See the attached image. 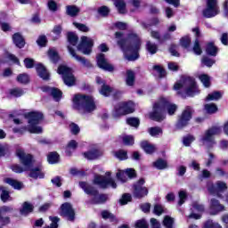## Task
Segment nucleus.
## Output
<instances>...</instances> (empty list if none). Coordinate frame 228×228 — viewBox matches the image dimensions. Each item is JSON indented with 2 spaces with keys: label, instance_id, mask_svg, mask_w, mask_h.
I'll use <instances>...</instances> for the list:
<instances>
[{
  "label": "nucleus",
  "instance_id": "nucleus-1",
  "mask_svg": "<svg viewBox=\"0 0 228 228\" xmlns=\"http://www.w3.org/2000/svg\"><path fill=\"white\" fill-rule=\"evenodd\" d=\"M115 37L118 39V45H119L128 61L138 60V53L140 47H142L140 37L134 33H131L126 39H124V34L122 32H116Z\"/></svg>",
  "mask_w": 228,
  "mask_h": 228
},
{
  "label": "nucleus",
  "instance_id": "nucleus-2",
  "mask_svg": "<svg viewBox=\"0 0 228 228\" xmlns=\"http://www.w3.org/2000/svg\"><path fill=\"white\" fill-rule=\"evenodd\" d=\"M177 110V105L171 103L167 98H160L159 101L153 105V112L151 114V118L157 122L165 120L166 111L168 115H174Z\"/></svg>",
  "mask_w": 228,
  "mask_h": 228
},
{
  "label": "nucleus",
  "instance_id": "nucleus-3",
  "mask_svg": "<svg viewBox=\"0 0 228 228\" xmlns=\"http://www.w3.org/2000/svg\"><path fill=\"white\" fill-rule=\"evenodd\" d=\"M174 89L183 90L187 97H194V95L200 94L195 78L191 77H182L180 81L175 84Z\"/></svg>",
  "mask_w": 228,
  "mask_h": 228
},
{
  "label": "nucleus",
  "instance_id": "nucleus-4",
  "mask_svg": "<svg viewBox=\"0 0 228 228\" xmlns=\"http://www.w3.org/2000/svg\"><path fill=\"white\" fill-rule=\"evenodd\" d=\"M73 108L79 113H92L95 110V102L92 96L76 94L73 97Z\"/></svg>",
  "mask_w": 228,
  "mask_h": 228
},
{
  "label": "nucleus",
  "instance_id": "nucleus-5",
  "mask_svg": "<svg viewBox=\"0 0 228 228\" xmlns=\"http://www.w3.org/2000/svg\"><path fill=\"white\" fill-rule=\"evenodd\" d=\"M24 117L27 118L28 125L27 126L28 132L35 134H40L43 129L38 126L44 119V114L40 111H31L26 113Z\"/></svg>",
  "mask_w": 228,
  "mask_h": 228
},
{
  "label": "nucleus",
  "instance_id": "nucleus-6",
  "mask_svg": "<svg viewBox=\"0 0 228 228\" xmlns=\"http://www.w3.org/2000/svg\"><path fill=\"white\" fill-rule=\"evenodd\" d=\"M79 186L80 188H82V190H84L85 193H86L87 195H92L93 204H102L106 202V200H108V195L99 194V192L95 189L88 185V183L85 182H80Z\"/></svg>",
  "mask_w": 228,
  "mask_h": 228
},
{
  "label": "nucleus",
  "instance_id": "nucleus-7",
  "mask_svg": "<svg viewBox=\"0 0 228 228\" xmlns=\"http://www.w3.org/2000/svg\"><path fill=\"white\" fill-rule=\"evenodd\" d=\"M57 72L62 76L64 84L67 86H74V85H76V77H74V74L72 73V69L65 65H61L59 66Z\"/></svg>",
  "mask_w": 228,
  "mask_h": 228
},
{
  "label": "nucleus",
  "instance_id": "nucleus-8",
  "mask_svg": "<svg viewBox=\"0 0 228 228\" xmlns=\"http://www.w3.org/2000/svg\"><path fill=\"white\" fill-rule=\"evenodd\" d=\"M220 133H222V128L218 126H214L208 129L201 137V143H203V145H208V147H212L215 145L214 136H216V134H220Z\"/></svg>",
  "mask_w": 228,
  "mask_h": 228
},
{
  "label": "nucleus",
  "instance_id": "nucleus-9",
  "mask_svg": "<svg viewBox=\"0 0 228 228\" xmlns=\"http://www.w3.org/2000/svg\"><path fill=\"white\" fill-rule=\"evenodd\" d=\"M143 184H145V179L141 178L133 185V195L135 199H143L149 195V189Z\"/></svg>",
  "mask_w": 228,
  "mask_h": 228
},
{
  "label": "nucleus",
  "instance_id": "nucleus-10",
  "mask_svg": "<svg viewBox=\"0 0 228 228\" xmlns=\"http://www.w3.org/2000/svg\"><path fill=\"white\" fill-rule=\"evenodd\" d=\"M134 111V103L133 102H122L115 106V115L118 117L120 115H128Z\"/></svg>",
  "mask_w": 228,
  "mask_h": 228
},
{
  "label": "nucleus",
  "instance_id": "nucleus-11",
  "mask_svg": "<svg viewBox=\"0 0 228 228\" xmlns=\"http://www.w3.org/2000/svg\"><path fill=\"white\" fill-rule=\"evenodd\" d=\"M220 13V7H218V0H207V8L203 10L204 17L211 19Z\"/></svg>",
  "mask_w": 228,
  "mask_h": 228
},
{
  "label": "nucleus",
  "instance_id": "nucleus-12",
  "mask_svg": "<svg viewBox=\"0 0 228 228\" xmlns=\"http://www.w3.org/2000/svg\"><path fill=\"white\" fill-rule=\"evenodd\" d=\"M94 184H97L100 188H117V183L111 178V175L106 176L96 175L94 180Z\"/></svg>",
  "mask_w": 228,
  "mask_h": 228
},
{
  "label": "nucleus",
  "instance_id": "nucleus-13",
  "mask_svg": "<svg viewBox=\"0 0 228 228\" xmlns=\"http://www.w3.org/2000/svg\"><path fill=\"white\" fill-rule=\"evenodd\" d=\"M94 47V39L88 37H82L81 42L77 45V50L83 54H90L92 53V48Z\"/></svg>",
  "mask_w": 228,
  "mask_h": 228
},
{
  "label": "nucleus",
  "instance_id": "nucleus-14",
  "mask_svg": "<svg viewBox=\"0 0 228 228\" xmlns=\"http://www.w3.org/2000/svg\"><path fill=\"white\" fill-rule=\"evenodd\" d=\"M16 155L20 158V162L26 168H31L33 165H35V159H33V156L31 154H26L24 150L18 149L16 151Z\"/></svg>",
  "mask_w": 228,
  "mask_h": 228
},
{
  "label": "nucleus",
  "instance_id": "nucleus-15",
  "mask_svg": "<svg viewBox=\"0 0 228 228\" xmlns=\"http://www.w3.org/2000/svg\"><path fill=\"white\" fill-rule=\"evenodd\" d=\"M225 190H227V183L224 182H217L216 185H213V183L208 184V191L211 195L222 197L220 193H222V191H225Z\"/></svg>",
  "mask_w": 228,
  "mask_h": 228
},
{
  "label": "nucleus",
  "instance_id": "nucleus-16",
  "mask_svg": "<svg viewBox=\"0 0 228 228\" xmlns=\"http://www.w3.org/2000/svg\"><path fill=\"white\" fill-rule=\"evenodd\" d=\"M191 120V108L187 107L176 123L177 129H183Z\"/></svg>",
  "mask_w": 228,
  "mask_h": 228
},
{
  "label": "nucleus",
  "instance_id": "nucleus-17",
  "mask_svg": "<svg viewBox=\"0 0 228 228\" xmlns=\"http://www.w3.org/2000/svg\"><path fill=\"white\" fill-rule=\"evenodd\" d=\"M96 60L97 65L100 69H102V70H108V72H113V65L108 62V60L106 59L103 53H99L96 57Z\"/></svg>",
  "mask_w": 228,
  "mask_h": 228
},
{
  "label": "nucleus",
  "instance_id": "nucleus-18",
  "mask_svg": "<svg viewBox=\"0 0 228 228\" xmlns=\"http://www.w3.org/2000/svg\"><path fill=\"white\" fill-rule=\"evenodd\" d=\"M61 214L65 216L68 220H74V208L70 203H64L61 207Z\"/></svg>",
  "mask_w": 228,
  "mask_h": 228
},
{
  "label": "nucleus",
  "instance_id": "nucleus-19",
  "mask_svg": "<svg viewBox=\"0 0 228 228\" xmlns=\"http://www.w3.org/2000/svg\"><path fill=\"white\" fill-rule=\"evenodd\" d=\"M210 215H218V213H221V211H225V207L222 204H220V201H218L216 199L210 200Z\"/></svg>",
  "mask_w": 228,
  "mask_h": 228
},
{
  "label": "nucleus",
  "instance_id": "nucleus-20",
  "mask_svg": "<svg viewBox=\"0 0 228 228\" xmlns=\"http://www.w3.org/2000/svg\"><path fill=\"white\" fill-rule=\"evenodd\" d=\"M96 83L98 85H102V86L100 90V94L102 95H103L104 97H110V95H111L113 89L111 87H110V86H106L104 84V80H102V78H101V77H96Z\"/></svg>",
  "mask_w": 228,
  "mask_h": 228
},
{
  "label": "nucleus",
  "instance_id": "nucleus-21",
  "mask_svg": "<svg viewBox=\"0 0 228 228\" xmlns=\"http://www.w3.org/2000/svg\"><path fill=\"white\" fill-rule=\"evenodd\" d=\"M192 33H195L196 35V40L192 51L194 54L199 56L202 54V48H200V43L199 42V37H200V30L199 29V27L192 28Z\"/></svg>",
  "mask_w": 228,
  "mask_h": 228
},
{
  "label": "nucleus",
  "instance_id": "nucleus-22",
  "mask_svg": "<svg viewBox=\"0 0 228 228\" xmlns=\"http://www.w3.org/2000/svg\"><path fill=\"white\" fill-rule=\"evenodd\" d=\"M203 211L204 206L195 202L192 205V213L188 216V218H194L195 220H199V218H200V213H203Z\"/></svg>",
  "mask_w": 228,
  "mask_h": 228
},
{
  "label": "nucleus",
  "instance_id": "nucleus-23",
  "mask_svg": "<svg viewBox=\"0 0 228 228\" xmlns=\"http://www.w3.org/2000/svg\"><path fill=\"white\" fill-rule=\"evenodd\" d=\"M13 211V208L12 207H1L0 208V224L2 225H6V224H10V218L4 217L6 213H12Z\"/></svg>",
  "mask_w": 228,
  "mask_h": 228
},
{
  "label": "nucleus",
  "instance_id": "nucleus-24",
  "mask_svg": "<svg viewBox=\"0 0 228 228\" xmlns=\"http://www.w3.org/2000/svg\"><path fill=\"white\" fill-rule=\"evenodd\" d=\"M12 42L14 45H16V47L19 49H22L24 45H26V40H24V37L19 32L12 35Z\"/></svg>",
  "mask_w": 228,
  "mask_h": 228
},
{
  "label": "nucleus",
  "instance_id": "nucleus-25",
  "mask_svg": "<svg viewBox=\"0 0 228 228\" xmlns=\"http://www.w3.org/2000/svg\"><path fill=\"white\" fill-rule=\"evenodd\" d=\"M68 50L72 58H75L77 61H79V63H82V65H84L85 67H90V62H88V61H86V59H85L84 57L76 54V51L72 49V46L68 45Z\"/></svg>",
  "mask_w": 228,
  "mask_h": 228
},
{
  "label": "nucleus",
  "instance_id": "nucleus-26",
  "mask_svg": "<svg viewBox=\"0 0 228 228\" xmlns=\"http://www.w3.org/2000/svg\"><path fill=\"white\" fill-rule=\"evenodd\" d=\"M36 70L41 77V79H44L45 81H47L49 79V71H47V69L42 63H38L36 65Z\"/></svg>",
  "mask_w": 228,
  "mask_h": 228
},
{
  "label": "nucleus",
  "instance_id": "nucleus-27",
  "mask_svg": "<svg viewBox=\"0 0 228 228\" xmlns=\"http://www.w3.org/2000/svg\"><path fill=\"white\" fill-rule=\"evenodd\" d=\"M118 179L121 181V183H126L128 179H134L136 177L135 172H119L117 174Z\"/></svg>",
  "mask_w": 228,
  "mask_h": 228
},
{
  "label": "nucleus",
  "instance_id": "nucleus-28",
  "mask_svg": "<svg viewBox=\"0 0 228 228\" xmlns=\"http://www.w3.org/2000/svg\"><path fill=\"white\" fill-rule=\"evenodd\" d=\"M44 92L50 94L57 102L61 99V91L54 87H44Z\"/></svg>",
  "mask_w": 228,
  "mask_h": 228
},
{
  "label": "nucleus",
  "instance_id": "nucleus-29",
  "mask_svg": "<svg viewBox=\"0 0 228 228\" xmlns=\"http://www.w3.org/2000/svg\"><path fill=\"white\" fill-rule=\"evenodd\" d=\"M33 208L34 207L31 203L25 201L20 209V213L23 216H27V215H29V213H33Z\"/></svg>",
  "mask_w": 228,
  "mask_h": 228
},
{
  "label": "nucleus",
  "instance_id": "nucleus-30",
  "mask_svg": "<svg viewBox=\"0 0 228 228\" xmlns=\"http://www.w3.org/2000/svg\"><path fill=\"white\" fill-rule=\"evenodd\" d=\"M4 181V183H6V184H9L12 188H14V190H22V188H24V184H22V183H20L15 179L5 178Z\"/></svg>",
  "mask_w": 228,
  "mask_h": 228
},
{
  "label": "nucleus",
  "instance_id": "nucleus-31",
  "mask_svg": "<svg viewBox=\"0 0 228 228\" xmlns=\"http://www.w3.org/2000/svg\"><path fill=\"white\" fill-rule=\"evenodd\" d=\"M100 156H102V151L99 150H93L84 153L86 159H97Z\"/></svg>",
  "mask_w": 228,
  "mask_h": 228
},
{
  "label": "nucleus",
  "instance_id": "nucleus-32",
  "mask_svg": "<svg viewBox=\"0 0 228 228\" xmlns=\"http://www.w3.org/2000/svg\"><path fill=\"white\" fill-rule=\"evenodd\" d=\"M141 147L143 149V151L146 152V154H152L156 151V146L153 144H151L147 141H143L141 142Z\"/></svg>",
  "mask_w": 228,
  "mask_h": 228
},
{
  "label": "nucleus",
  "instance_id": "nucleus-33",
  "mask_svg": "<svg viewBox=\"0 0 228 228\" xmlns=\"http://www.w3.org/2000/svg\"><path fill=\"white\" fill-rule=\"evenodd\" d=\"M77 148V142L74 140H71L68 145L66 146V156H72V152H74V151H76V149Z\"/></svg>",
  "mask_w": 228,
  "mask_h": 228
},
{
  "label": "nucleus",
  "instance_id": "nucleus-34",
  "mask_svg": "<svg viewBox=\"0 0 228 228\" xmlns=\"http://www.w3.org/2000/svg\"><path fill=\"white\" fill-rule=\"evenodd\" d=\"M61 29H62L61 26L60 25H57L53 28V29L52 30V33L50 34L52 40H59V38H61Z\"/></svg>",
  "mask_w": 228,
  "mask_h": 228
},
{
  "label": "nucleus",
  "instance_id": "nucleus-35",
  "mask_svg": "<svg viewBox=\"0 0 228 228\" xmlns=\"http://www.w3.org/2000/svg\"><path fill=\"white\" fill-rule=\"evenodd\" d=\"M47 161H48V163H50V165H54L56 163H59L60 162V155L56 151L50 152L47 156Z\"/></svg>",
  "mask_w": 228,
  "mask_h": 228
},
{
  "label": "nucleus",
  "instance_id": "nucleus-36",
  "mask_svg": "<svg viewBox=\"0 0 228 228\" xmlns=\"http://www.w3.org/2000/svg\"><path fill=\"white\" fill-rule=\"evenodd\" d=\"M206 53L209 56H216V53H218V48H216V46H215V44L208 43L207 45Z\"/></svg>",
  "mask_w": 228,
  "mask_h": 228
},
{
  "label": "nucleus",
  "instance_id": "nucleus-37",
  "mask_svg": "<svg viewBox=\"0 0 228 228\" xmlns=\"http://www.w3.org/2000/svg\"><path fill=\"white\" fill-rule=\"evenodd\" d=\"M126 83L127 86H133L134 85V71L131 69L126 70Z\"/></svg>",
  "mask_w": 228,
  "mask_h": 228
},
{
  "label": "nucleus",
  "instance_id": "nucleus-38",
  "mask_svg": "<svg viewBox=\"0 0 228 228\" xmlns=\"http://www.w3.org/2000/svg\"><path fill=\"white\" fill-rule=\"evenodd\" d=\"M153 166L155 167V168H157L158 170H165V168H167L168 167V163L167 162V160L162 159H159L158 160H156L153 163Z\"/></svg>",
  "mask_w": 228,
  "mask_h": 228
},
{
  "label": "nucleus",
  "instance_id": "nucleus-39",
  "mask_svg": "<svg viewBox=\"0 0 228 228\" xmlns=\"http://www.w3.org/2000/svg\"><path fill=\"white\" fill-rule=\"evenodd\" d=\"M199 79L201 81L205 88H209L211 86V77L206 74H201L199 76Z\"/></svg>",
  "mask_w": 228,
  "mask_h": 228
},
{
  "label": "nucleus",
  "instance_id": "nucleus-40",
  "mask_svg": "<svg viewBox=\"0 0 228 228\" xmlns=\"http://www.w3.org/2000/svg\"><path fill=\"white\" fill-rule=\"evenodd\" d=\"M119 13H126V2L124 0H113Z\"/></svg>",
  "mask_w": 228,
  "mask_h": 228
},
{
  "label": "nucleus",
  "instance_id": "nucleus-41",
  "mask_svg": "<svg viewBox=\"0 0 228 228\" xmlns=\"http://www.w3.org/2000/svg\"><path fill=\"white\" fill-rule=\"evenodd\" d=\"M48 56L53 61V63H58V60H60V56L58 55V52L54 48H51L48 51Z\"/></svg>",
  "mask_w": 228,
  "mask_h": 228
},
{
  "label": "nucleus",
  "instance_id": "nucleus-42",
  "mask_svg": "<svg viewBox=\"0 0 228 228\" xmlns=\"http://www.w3.org/2000/svg\"><path fill=\"white\" fill-rule=\"evenodd\" d=\"M114 156L115 158H117V159H119V161H126V159H127V151H124V150H118L117 151L114 152Z\"/></svg>",
  "mask_w": 228,
  "mask_h": 228
},
{
  "label": "nucleus",
  "instance_id": "nucleus-43",
  "mask_svg": "<svg viewBox=\"0 0 228 228\" xmlns=\"http://www.w3.org/2000/svg\"><path fill=\"white\" fill-rule=\"evenodd\" d=\"M148 132L150 133L151 136H154L155 138H158L159 134H163V129L159 126H153L148 129Z\"/></svg>",
  "mask_w": 228,
  "mask_h": 228
},
{
  "label": "nucleus",
  "instance_id": "nucleus-44",
  "mask_svg": "<svg viewBox=\"0 0 228 228\" xmlns=\"http://www.w3.org/2000/svg\"><path fill=\"white\" fill-rule=\"evenodd\" d=\"M1 193V200L3 202H8L9 200H12V197H10V191L6 190L4 187H0Z\"/></svg>",
  "mask_w": 228,
  "mask_h": 228
},
{
  "label": "nucleus",
  "instance_id": "nucleus-45",
  "mask_svg": "<svg viewBox=\"0 0 228 228\" xmlns=\"http://www.w3.org/2000/svg\"><path fill=\"white\" fill-rule=\"evenodd\" d=\"M67 13L70 17H76V15H77V13H79V8H77V6H76V5H68L67 6Z\"/></svg>",
  "mask_w": 228,
  "mask_h": 228
},
{
  "label": "nucleus",
  "instance_id": "nucleus-46",
  "mask_svg": "<svg viewBox=\"0 0 228 228\" xmlns=\"http://www.w3.org/2000/svg\"><path fill=\"white\" fill-rule=\"evenodd\" d=\"M146 49L150 54H156V53H158V45L151 41L147 42Z\"/></svg>",
  "mask_w": 228,
  "mask_h": 228
},
{
  "label": "nucleus",
  "instance_id": "nucleus-47",
  "mask_svg": "<svg viewBox=\"0 0 228 228\" xmlns=\"http://www.w3.org/2000/svg\"><path fill=\"white\" fill-rule=\"evenodd\" d=\"M218 99H222V93L218 91L213 92L206 97V101H218Z\"/></svg>",
  "mask_w": 228,
  "mask_h": 228
},
{
  "label": "nucleus",
  "instance_id": "nucleus-48",
  "mask_svg": "<svg viewBox=\"0 0 228 228\" xmlns=\"http://www.w3.org/2000/svg\"><path fill=\"white\" fill-rule=\"evenodd\" d=\"M77 35H76L74 32L68 33V42L70 44V45H77Z\"/></svg>",
  "mask_w": 228,
  "mask_h": 228
},
{
  "label": "nucleus",
  "instance_id": "nucleus-49",
  "mask_svg": "<svg viewBox=\"0 0 228 228\" xmlns=\"http://www.w3.org/2000/svg\"><path fill=\"white\" fill-rule=\"evenodd\" d=\"M205 110L207 113H209L210 115L213 113H216L218 111V108L215 103H208L205 105Z\"/></svg>",
  "mask_w": 228,
  "mask_h": 228
},
{
  "label": "nucleus",
  "instance_id": "nucleus-50",
  "mask_svg": "<svg viewBox=\"0 0 228 228\" xmlns=\"http://www.w3.org/2000/svg\"><path fill=\"white\" fill-rule=\"evenodd\" d=\"M192 142H195V137L191 134H188L183 138V143L185 147H190Z\"/></svg>",
  "mask_w": 228,
  "mask_h": 228
},
{
  "label": "nucleus",
  "instance_id": "nucleus-51",
  "mask_svg": "<svg viewBox=\"0 0 228 228\" xmlns=\"http://www.w3.org/2000/svg\"><path fill=\"white\" fill-rule=\"evenodd\" d=\"M180 44L182 47L188 49L190 47V44H191V38L189 36L182 37L180 40Z\"/></svg>",
  "mask_w": 228,
  "mask_h": 228
},
{
  "label": "nucleus",
  "instance_id": "nucleus-52",
  "mask_svg": "<svg viewBox=\"0 0 228 228\" xmlns=\"http://www.w3.org/2000/svg\"><path fill=\"white\" fill-rule=\"evenodd\" d=\"M17 81H18V83L26 85L27 83H29V76H28V74H26V73L20 74L17 77Z\"/></svg>",
  "mask_w": 228,
  "mask_h": 228
},
{
  "label": "nucleus",
  "instance_id": "nucleus-53",
  "mask_svg": "<svg viewBox=\"0 0 228 228\" xmlns=\"http://www.w3.org/2000/svg\"><path fill=\"white\" fill-rule=\"evenodd\" d=\"M124 145H133L134 143V137L133 135H123Z\"/></svg>",
  "mask_w": 228,
  "mask_h": 228
},
{
  "label": "nucleus",
  "instance_id": "nucleus-54",
  "mask_svg": "<svg viewBox=\"0 0 228 228\" xmlns=\"http://www.w3.org/2000/svg\"><path fill=\"white\" fill-rule=\"evenodd\" d=\"M73 25L77 29L83 31L84 33H88V31H90V28L83 23L73 22Z\"/></svg>",
  "mask_w": 228,
  "mask_h": 228
},
{
  "label": "nucleus",
  "instance_id": "nucleus-55",
  "mask_svg": "<svg viewBox=\"0 0 228 228\" xmlns=\"http://www.w3.org/2000/svg\"><path fill=\"white\" fill-rule=\"evenodd\" d=\"M126 124L132 127H138L140 126V119L137 118H129L126 119Z\"/></svg>",
  "mask_w": 228,
  "mask_h": 228
},
{
  "label": "nucleus",
  "instance_id": "nucleus-56",
  "mask_svg": "<svg viewBox=\"0 0 228 228\" xmlns=\"http://www.w3.org/2000/svg\"><path fill=\"white\" fill-rule=\"evenodd\" d=\"M153 69L157 71L159 77H165V76H167V71H165V69L160 65H155Z\"/></svg>",
  "mask_w": 228,
  "mask_h": 228
},
{
  "label": "nucleus",
  "instance_id": "nucleus-57",
  "mask_svg": "<svg viewBox=\"0 0 228 228\" xmlns=\"http://www.w3.org/2000/svg\"><path fill=\"white\" fill-rule=\"evenodd\" d=\"M163 224L167 227V228H172V225H174V218L166 216L163 221Z\"/></svg>",
  "mask_w": 228,
  "mask_h": 228
},
{
  "label": "nucleus",
  "instance_id": "nucleus-58",
  "mask_svg": "<svg viewBox=\"0 0 228 228\" xmlns=\"http://www.w3.org/2000/svg\"><path fill=\"white\" fill-rule=\"evenodd\" d=\"M187 197L188 195L186 194V191H179V201H178L179 206H183V204H184Z\"/></svg>",
  "mask_w": 228,
  "mask_h": 228
},
{
  "label": "nucleus",
  "instance_id": "nucleus-59",
  "mask_svg": "<svg viewBox=\"0 0 228 228\" xmlns=\"http://www.w3.org/2000/svg\"><path fill=\"white\" fill-rule=\"evenodd\" d=\"M201 63L206 65V67H213L215 61L213 59H209L208 57H203L201 60Z\"/></svg>",
  "mask_w": 228,
  "mask_h": 228
},
{
  "label": "nucleus",
  "instance_id": "nucleus-60",
  "mask_svg": "<svg viewBox=\"0 0 228 228\" xmlns=\"http://www.w3.org/2000/svg\"><path fill=\"white\" fill-rule=\"evenodd\" d=\"M121 206H126L127 202H131V194H124L119 200Z\"/></svg>",
  "mask_w": 228,
  "mask_h": 228
},
{
  "label": "nucleus",
  "instance_id": "nucleus-61",
  "mask_svg": "<svg viewBox=\"0 0 228 228\" xmlns=\"http://www.w3.org/2000/svg\"><path fill=\"white\" fill-rule=\"evenodd\" d=\"M28 177H31L32 179H44V173L30 172L28 173Z\"/></svg>",
  "mask_w": 228,
  "mask_h": 228
},
{
  "label": "nucleus",
  "instance_id": "nucleus-62",
  "mask_svg": "<svg viewBox=\"0 0 228 228\" xmlns=\"http://www.w3.org/2000/svg\"><path fill=\"white\" fill-rule=\"evenodd\" d=\"M37 44L40 47H45V44H47V37L45 36H39L37 40Z\"/></svg>",
  "mask_w": 228,
  "mask_h": 228
},
{
  "label": "nucleus",
  "instance_id": "nucleus-63",
  "mask_svg": "<svg viewBox=\"0 0 228 228\" xmlns=\"http://www.w3.org/2000/svg\"><path fill=\"white\" fill-rule=\"evenodd\" d=\"M136 228H149V224L145 219H142L136 222L135 224Z\"/></svg>",
  "mask_w": 228,
  "mask_h": 228
},
{
  "label": "nucleus",
  "instance_id": "nucleus-64",
  "mask_svg": "<svg viewBox=\"0 0 228 228\" xmlns=\"http://www.w3.org/2000/svg\"><path fill=\"white\" fill-rule=\"evenodd\" d=\"M23 94L24 92L19 88L11 90V95H12L13 97H20Z\"/></svg>",
  "mask_w": 228,
  "mask_h": 228
}]
</instances>
